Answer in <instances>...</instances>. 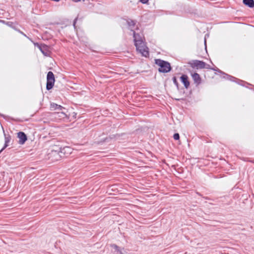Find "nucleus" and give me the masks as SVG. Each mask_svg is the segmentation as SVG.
<instances>
[{"instance_id": "f257e3e1", "label": "nucleus", "mask_w": 254, "mask_h": 254, "mask_svg": "<svg viewBox=\"0 0 254 254\" xmlns=\"http://www.w3.org/2000/svg\"><path fill=\"white\" fill-rule=\"evenodd\" d=\"M131 31H133V40L136 50L139 51L143 56L145 57H149V54L148 48L143 46V42L140 34L136 33L133 30H131Z\"/></svg>"}, {"instance_id": "f03ea898", "label": "nucleus", "mask_w": 254, "mask_h": 254, "mask_svg": "<svg viewBox=\"0 0 254 254\" xmlns=\"http://www.w3.org/2000/svg\"><path fill=\"white\" fill-rule=\"evenodd\" d=\"M155 64L159 66L158 70L160 73H168L172 70L171 64L167 61L157 59L155 60Z\"/></svg>"}, {"instance_id": "7ed1b4c3", "label": "nucleus", "mask_w": 254, "mask_h": 254, "mask_svg": "<svg viewBox=\"0 0 254 254\" xmlns=\"http://www.w3.org/2000/svg\"><path fill=\"white\" fill-rule=\"evenodd\" d=\"M55 82L54 74L52 71H49L47 75L46 89L47 90L52 89L54 87Z\"/></svg>"}, {"instance_id": "20e7f679", "label": "nucleus", "mask_w": 254, "mask_h": 254, "mask_svg": "<svg viewBox=\"0 0 254 254\" xmlns=\"http://www.w3.org/2000/svg\"><path fill=\"white\" fill-rule=\"evenodd\" d=\"M29 39L33 43L35 47L38 48L41 53L45 56H49V46L45 44H39L37 42H34L31 38Z\"/></svg>"}, {"instance_id": "39448f33", "label": "nucleus", "mask_w": 254, "mask_h": 254, "mask_svg": "<svg viewBox=\"0 0 254 254\" xmlns=\"http://www.w3.org/2000/svg\"><path fill=\"white\" fill-rule=\"evenodd\" d=\"M188 64L192 68H196V69H203L206 66L205 62L197 60H192L189 62Z\"/></svg>"}, {"instance_id": "423d86ee", "label": "nucleus", "mask_w": 254, "mask_h": 254, "mask_svg": "<svg viewBox=\"0 0 254 254\" xmlns=\"http://www.w3.org/2000/svg\"><path fill=\"white\" fill-rule=\"evenodd\" d=\"M50 108L51 110L52 111H61V112H58V113H60L62 115L60 116L61 117L63 118H64L65 117H67V115L65 113H64L62 110L63 109L65 110V109L61 105H58L55 103H52L50 104Z\"/></svg>"}, {"instance_id": "0eeeda50", "label": "nucleus", "mask_w": 254, "mask_h": 254, "mask_svg": "<svg viewBox=\"0 0 254 254\" xmlns=\"http://www.w3.org/2000/svg\"><path fill=\"white\" fill-rule=\"evenodd\" d=\"M216 71L218 72L219 73L223 74V77L224 78L232 81L237 82L239 84L244 85L243 84H242L241 83H244L245 82L244 81L239 79H238L235 77H233L231 75H230L224 72L223 71H221L218 68H217V70H216Z\"/></svg>"}, {"instance_id": "6e6552de", "label": "nucleus", "mask_w": 254, "mask_h": 254, "mask_svg": "<svg viewBox=\"0 0 254 254\" xmlns=\"http://www.w3.org/2000/svg\"><path fill=\"white\" fill-rule=\"evenodd\" d=\"M216 71L218 72L219 73L223 74V77L224 78L232 81L237 82L239 84L244 85L243 84H242L241 83H244L245 82L244 81L239 79H238L235 77H233L231 75H230L224 72L223 71H221L218 68H217V70H216Z\"/></svg>"}, {"instance_id": "1a4fd4ad", "label": "nucleus", "mask_w": 254, "mask_h": 254, "mask_svg": "<svg viewBox=\"0 0 254 254\" xmlns=\"http://www.w3.org/2000/svg\"><path fill=\"white\" fill-rule=\"evenodd\" d=\"M62 158L60 150H53L51 153H49V158L51 159L53 162L57 161Z\"/></svg>"}, {"instance_id": "9d476101", "label": "nucleus", "mask_w": 254, "mask_h": 254, "mask_svg": "<svg viewBox=\"0 0 254 254\" xmlns=\"http://www.w3.org/2000/svg\"><path fill=\"white\" fill-rule=\"evenodd\" d=\"M60 151L62 158L67 157L72 152V148L69 146H64L60 148Z\"/></svg>"}, {"instance_id": "9b49d317", "label": "nucleus", "mask_w": 254, "mask_h": 254, "mask_svg": "<svg viewBox=\"0 0 254 254\" xmlns=\"http://www.w3.org/2000/svg\"><path fill=\"white\" fill-rule=\"evenodd\" d=\"M181 82L184 84L185 88L188 89L190 86V82L187 75L183 74L180 78Z\"/></svg>"}, {"instance_id": "f8f14e48", "label": "nucleus", "mask_w": 254, "mask_h": 254, "mask_svg": "<svg viewBox=\"0 0 254 254\" xmlns=\"http://www.w3.org/2000/svg\"><path fill=\"white\" fill-rule=\"evenodd\" d=\"M17 137L19 138V144L21 145L24 144L27 140L26 134L22 131H19L17 133Z\"/></svg>"}, {"instance_id": "ddd939ff", "label": "nucleus", "mask_w": 254, "mask_h": 254, "mask_svg": "<svg viewBox=\"0 0 254 254\" xmlns=\"http://www.w3.org/2000/svg\"><path fill=\"white\" fill-rule=\"evenodd\" d=\"M6 24L29 39V38L28 36H27V35L25 33L21 31L20 29L17 28L16 25L13 22L11 21H7L6 22Z\"/></svg>"}, {"instance_id": "4468645a", "label": "nucleus", "mask_w": 254, "mask_h": 254, "mask_svg": "<svg viewBox=\"0 0 254 254\" xmlns=\"http://www.w3.org/2000/svg\"><path fill=\"white\" fill-rule=\"evenodd\" d=\"M3 131L4 136V144L3 147L0 150V153L8 146V143L10 142L11 140L10 135L9 134H6L3 129Z\"/></svg>"}, {"instance_id": "2eb2a0df", "label": "nucleus", "mask_w": 254, "mask_h": 254, "mask_svg": "<svg viewBox=\"0 0 254 254\" xmlns=\"http://www.w3.org/2000/svg\"><path fill=\"white\" fill-rule=\"evenodd\" d=\"M191 75L194 82L195 83L199 84L201 83V78L198 73L194 72L193 73H191Z\"/></svg>"}, {"instance_id": "dca6fc26", "label": "nucleus", "mask_w": 254, "mask_h": 254, "mask_svg": "<svg viewBox=\"0 0 254 254\" xmlns=\"http://www.w3.org/2000/svg\"><path fill=\"white\" fill-rule=\"evenodd\" d=\"M126 21L129 28H130L131 30H133L132 29L134 27L136 24V21L131 19H128Z\"/></svg>"}, {"instance_id": "f3484780", "label": "nucleus", "mask_w": 254, "mask_h": 254, "mask_svg": "<svg viewBox=\"0 0 254 254\" xmlns=\"http://www.w3.org/2000/svg\"><path fill=\"white\" fill-rule=\"evenodd\" d=\"M243 2L245 5L250 8L254 7V0H243Z\"/></svg>"}, {"instance_id": "a211bd4d", "label": "nucleus", "mask_w": 254, "mask_h": 254, "mask_svg": "<svg viewBox=\"0 0 254 254\" xmlns=\"http://www.w3.org/2000/svg\"><path fill=\"white\" fill-rule=\"evenodd\" d=\"M0 116L2 117L5 119H10L11 121H16V122H22V121L20 120V119H14L12 117H9V116H5V115H4L3 114H0Z\"/></svg>"}, {"instance_id": "6ab92c4d", "label": "nucleus", "mask_w": 254, "mask_h": 254, "mask_svg": "<svg viewBox=\"0 0 254 254\" xmlns=\"http://www.w3.org/2000/svg\"><path fill=\"white\" fill-rule=\"evenodd\" d=\"M112 247L114 248L115 250V251L117 252L119 254H123L120 249V248L117 245L113 244L112 245Z\"/></svg>"}, {"instance_id": "aec40b11", "label": "nucleus", "mask_w": 254, "mask_h": 254, "mask_svg": "<svg viewBox=\"0 0 254 254\" xmlns=\"http://www.w3.org/2000/svg\"><path fill=\"white\" fill-rule=\"evenodd\" d=\"M172 80L173 81L174 84L176 85L178 90H179V84L177 81V79L176 76H174L172 78Z\"/></svg>"}, {"instance_id": "412c9836", "label": "nucleus", "mask_w": 254, "mask_h": 254, "mask_svg": "<svg viewBox=\"0 0 254 254\" xmlns=\"http://www.w3.org/2000/svg\"><path fill=\"white\" fill-rule=\"evenodd\" d=\"M115 137V135H112L109 137H107L104 139L103 142H109L111 139L114 138Z\"/></svg>"}, {"instance_id": "4be33fe9", "label": "nucleus", "mask_w": 254, "mask_h": 254, "mask_svg": "<svg viewBox=\"0 0 254 254\" xmlns=\"http://www.w3.org/2000/svg\"><path fill=\"white\" fill-rule=\"evenodd\" d=\"M173 138L176 140H178L180 139V134L178 133H175L173 135Z\"/></svg>"}, {"instance_id": "5701e85b", "label": "nucleus", "mask_w": 254, "mask_h": 254, "mask_svg": "<svg viewBox=\"0 0 254 254\" xmlns=\"http://www.w3.org/2000/svg\"><path fill=\"white\" fill-rule=\"evenodd\" d=\"M149 0H139V1L143 4H146L148 2Z\"/></svg>"}, {"instance_id": "b1692460", "label": "nucleus", "mask_w": 254, "mask_h": 254, "mask_svg": "<svg viewBox=\"0 0 254 254\" xmlns=\"http://www.w3.org/2000/svg\"><path fill=\"white\" fill-rule=\"evenodd\" d=\"M205 66L204 67V68H206V69H210L212 68L211 67H210V65L209 64H207L205 63Z\"/></svg>"}, {"instance_id": "393cba45", "label": "nucleus", "mask_w": 254, "mask_h": 254, "mask_svg": "<svg viewBox=\"0 0 254 254\" xmlns=\"http://www.w3.org/2000/svg\"><path fill=\"white\" fill-rule=\"evenodd\" d=\"M77 20V18H76L74 21H73V26H74V28H75V24H76V21Z\"/></svg>"}, {"instance_id": "a878e982", "label": "nucleus", "mask_w": 254, "mask_h": 254, "mask_svg": "<svg viewBox=\"0 0 254 254\" xmlns=\"http://www.w3.org/2000/svg\"><path fill=\"white\" fill-rule=\"evenodd\" d=\"M72 0L75 2H77L81 1V0Z\"/></svg>"}, {"instance_id": "bb28decb", "label": "nucleus", "mask_w": 254, "mask_h": 254, "mask_svg": "<svg viewBox=\"0 0 254 254\" xmlns=\"http://www.w3.org/2000/svg\"><path fill=\"white\" fill-rule=\"evenodd\" d=\"M211 69L213 70L214 71H216V70H217V67H216V68H211Z\"/></svg>"}, {"instance_id": "cd10ccee", "label": "nucleus", "mask_w": 254, "mask_h": 254, "mask_svg": "<svg viewBox=\"0 0 254 254\" xmlns=\"http://www.w3.org/2000/svg\"><path fill=\"white\" fill-rule=\"evenodd\" d=\"M1 21L3 23H5V21L3 20H1Z\"/></svg>"}, {"instance_id": "c85d7f7f", "label": "nucleus", "mask_w": 254, "mask_h": 254, "mask_svg": "<svg viewBox=\"0 0 254 254\" xmlns=\"http://www.w3.org/2000/svg\"><path fill=\"white\" fill-rule=\"evenodd\" d=\"M204 44H205V45L206 46V40H205L204 41Z\"/></svg>"}, {"instance_id": "c756f323", "label": "nucleus", "mask_w": 254, "mask_h": 254, "mask_svg": "<svg viewBox=\"0 0 254 254\" xmlns=\"http://www.w3.org/2000/svg\"><path fill=\"white\" fill-rule=\"evenodd\" d=\"M252 163H254V161H250Z\"/></svg>"}]
</instances>
